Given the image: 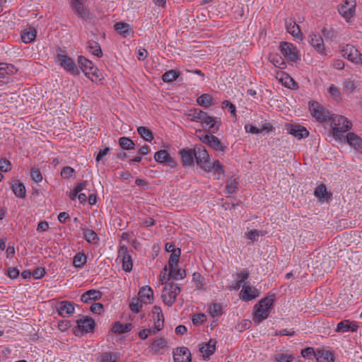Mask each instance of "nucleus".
Here are the masks:
<instances>
[{"label": "nucleus", "mask_w": 362, "mask_h": 362, "mask_svg": "<svg viewBox=\"0 0 362 362\" xmlns=\"http://www.w3.org/2000/svg\"><path fill=\"white\" fill-rule=\"evenodd\" d=\"M274 300V296H268L262 299L255 306V312L253 317L255 322L260 323L269 317Z\"/></svg>", "instance_id": "f257e3e1"}, {"label": "nucleus", "mask_w": 362, "mask_h": 362, "mask_svg": "<svg viewBox=\"0 0 362 362\" xmlns=\"http://www.w3.org/2000/svg\"><path fill=\"white\" fill-rule=\"evenodd\" d=\"M329 120L331 121L334 137L340 138L344 132L349 131L351 127L350 121L342 115H332Z\"/></svg>", "instance_id": "f03ea898"}, {"label": "nucleus", "mask_w": 362, "mask_h": 362, "mask_svg": "<svg viewBox=\"0 0 362 362\" xmlns=\"http://www.w3.org/2000/svg\"><path fill=\"white\" fill-rule=\"evenodd\" d=\"M213 134L214 133H207L204 134L201 129H197L196 131V134L201 141L209 146L215 151L224 152L227 148L226 146H225L220 139Z\"/></svg>", "instance_id": "7ed1b4c3"}, {"label": "nucleus", "mask_w": 362, "mask_h": 362, "mask_svg": "<svg viewBox=\"0 0 362 362\" xmlns=\"http://www.w3.org/2000/svg\"><path fill=\"white\" fill-rule=\"evenodd\" d=\"M78 64L81 71L92 81L100 79V73L98 69L89 59L83 56H79L78 58Z\"/></svg>", "instance_id": "20e7f679"}, {"label": "nucleus", "mask_w": 362, "mask_h": 362, "mask_svg": "<svg viewBox=\"0 0 362 362\" xmlns=\"http://www.w3.org/2000/svg\"><path fill=\"white\" fill-rule=\"evenodd\" d=\"M181 291V288L177 284L170 281L166 284L163 288L161 298L163 303L168 306H172L177 298V296Z\"/></svg>", "instance_id": "39448f33"}, {"label": "nucleus", "mask_w": 362, "mask_h": 362, "mask_svg": "<svg viewBox=\"0 0 362 362\" xmlns=\"http://www.w3.org/2000/svg\"><path fill=\"white\" fill-rule=\"evenodd\" d=\"M199 123L204 130L209 133H216L221 125V119L218 117H211L206 112L204 111Z\"/></svg>", "instance_id": "423d86ee"}, {"label": "nucleus", "mask_w": 362, "mask_h": 362, "mask_svg": "<svg viewBox=\"0 0 362 362\" xmlns=\"http://www.w3.org/2000/svg\"><path fill=\"white\" fill-rule=\"evenodd\" d=\"M309 110L311 115L319 122L329 120L332 115L329 110L315 101L309 103Z\"/></svg>", "instance_id": "0eeeda50"}, {"label": "nucleus", "mask_w": 362, "mask_h": 362, "mask_svg": "<svg viewBox=\"0 0 362 362\" xmlns=\"http://www.w3.org/2000/svg\"><path fill=\"white\" fill-rule=\"evenodd\" d=\"M341 53L349 61L362 66V54L354 45L346 44L341 49Z\"/></svg>", "instance_id": "6e6552de"}, {"label": "nucleus", "mask_w": 362, "mask_h": 362, "mask_svg": "<svg viewBox=\"0 0 362 362\" xmlns=\"http://www.w3.org/2000/svg\"><path fill=\"white\" fill-rule=\"evenodd\" d=\"M279 47L281 54L286 59L293 62H296L300 59L299 52L293 44L287 42H281Z\"/></svg>", "instance_id": "1a4fd4ad"}, {"label": "nucleus", "mask_w": 362, "mask_h": 362, "mask_svg": "<svg viewBox=\"0 0 362 362\" xmlns=\"http://www.w3.org/2000/svg\"><path fill=\"white\" fill-rule=\"evenodd\" d=\"M310 45L315 49V51L321 56L327 55L329 49L325 45L324 40L320 34L313 33L308 37Z\"/></svg>", "instance_id": "9d476101"}, {"label": "nucleus", "mask_w": 362, "mask_h": 362, "mask_svg": "<svg viewBox=\"0 0 362 362\" xmlns=\"http://www.w3.org/2000/svg\"><path fill=\"white\" fill-rule=\"evenodd\" d=\"M57 61L62 67L72 75L77 76L79 74L80 71L76 65L67 55L58 53L57 55Z\"/></svg>", "instance_id": "9b49d317"}, {"label": "nucleus", "mask_w": 362, "mask_h": 362, "mask_svg": "<svg viewBox=\"0 0 362 362\" xmlns=\"http://www.w3.org/2000/svg\"><path fill=\"white\" fill-rule=\"evenodd\" d=\"M117 259H119L122 263V267L126 272H130L132 269L133 262L132 257L129 255L128 248L126 245H123L119 246L118 250Z\"/></svg>", "instance_id": "f8f14e48"}, {"label": "nucleus", "mask_w": 362, "mask_h": 362, "mask_svg": "<svg viewBox=\"0 0 362 362\" xmlns=\"http://www.w3.org/2000/svg\"><path fill=\"white\" fill-rule=\"evenodd\" d=\"M77 327L74 329L76 335L92 332L95 328V321L91 317H86L77 320Z\"/></svg>", "instance_id": "ddd939ff"}, {"label": "nucleus", "mask_w": 362, "mask_h": 362, "mask_svg": "<svg viewBox=\"0 0 362 362\" xmlns=\"http://www.w3.org/2000/svg\"><path fill=\"white\" fill-rule=\"evenodd\" d=\"M194 158L197 165L203 170L210 163L209 155L202 146H196L194 148Z\"/></svg>", "instance_id": "4468645a"}, {"label": "nucleus", "mask_w": 362, "mask_h": 362, "mask_svg": "<svg viewBox=\"0 0 362 362\" xmlns=\"http://www.w3.org/2000/svg\"><path fill=\"white\" fill-rule=\"evenodd\" d=\"M260 294L259 291L251 286L250 283H245L240 293V298L243 301H250L257 298Z\"/></svg>", "instance_id": "2eb2a0df"}, {"label": "nucleus", "mask_w": 362, "mask_h": 362, "mask_svg": "<svg viewBox=\"0 0 362 362\" xmlns=\"http://www.w3.org/2000/svg\"><path fill=\"white\" fill-rule=\"evenodd\" d=\"M58 315L62 317H68L74 313V303L70 301H59L56 304Z\"/></svg>", "instance_id": "dca6fc26"}, {"label": "nucleus", "mask_w": 362, "mask_h": 362, "mask_svg": "<svg viewBox=\"0 0 362 362\" xmlns=\"http://www.w3.org/2000/svg\"><path fill=\"white\" fill-rule=\"evenodd\" d=\"M175 362H191V353L187 347L177 348L173 351Z\"/></svg>", "instance_id": "f3484780"}, {"label": "nucleus", "mask_w": 362, "mask_h": 362, "mask_svg": "<svg viewBox=\"0 0 362 362\" xmlns=\"http://www.w3.org/2000/svg\"><path fill=\"white\" fill-rule=\"evenodd\" d=\"M358 329V325L356 322L344 320L337 324L335 332L342 333L346 332H356Z\"/></svg>", "instance_id": "a211bd4d"}, {"label": "nucleus", "mask_w": 362, "mask_h": 362, "mask_svg": "<svg viewBox=\"0 0 362 362\" xmlns=\"http://www.w3.org/2000/svg\"><path fill=\"white\" fill-rule=\"evenodd\" d=\"M203 170L207 173H213L215 176L214 178L216 180H220L221 176L224 173L223 166L218 160L213 163L210 162Z\"/></svg>", "instance_id": "6ab92c4d"}, {"label": "nucleus", "mask_w": 362, "mask_h": 362, "mask_svg": "<svg viewBox=\"0 0 362 362\" xmlns=\"http://www.w3.org/2000/svg\"><path fill=\"white\" fill-rule=\"evenodd\" d=\"M288 133L298 139L306 138L309 135V132L304 127L300 125L291 124L287 129Z\"/></svg>", "instance_id": "aec40b11"}, {"label": "nucleus", "mask_w": 362, "mask_h": 362, "mask_svg": "<svg viewBox=\"0 0 362 362\" xmlns=\"http://www.w3.org/2000/svg\"><path fill=\"white\" fill-rule=\"evenodd\" d=\"M103 293L99 290L90 289L83 293L81 296V300L83 303H88L91 301L100 300Z\"/></svg>", "instance_id": "412c9836"}, {"label": "nucleus", "mask_w": 362, "mask_h": 362, "mask_svg": "<svg viewBox=\"0 0 362 362\" xmlns=\"http://www.w3.org/2000/svg\"><path fill=\"white\" fill-rule=\"evenodd\" d=\"M355 11V5H349L348 1H345L344 4H341L338 8L339 14L348 21L351 18L353 17Z\"/></svg>", "instance_id": "4be33fe9"}, {"label": "nucleus", "mask_w": 362, "mask_h": 362, "mask_svg": "<svg viewBox=\"0 0 362 362\" xmlns=\"http://www.w3.org/2000/svg\"><path fill=\"white\" fill-rule=\"evenodd\" d=\"M153 290L150 286H143L139 292V298L144 304L150 303L153 298Z\"/></svg>", "instance_id": "5701e85b"}, {"label": "nucleus", "mask_w": 362, "mask_h": 362, "mask_svg": "<svg viewBox=\"0 0 362 362\" xmlns=\"http://www.w3.org/2000/svg\"><path fill=\"white\" fill-rule=\"evenodd\" d=\"M182 165L185 166L192 165L194 163V150L183 148L180 151Z\"/></svg>", "instance_id": "b1692460"}, {"label": "nucleus", "mask_w": 362, "mask_h": 362, "mask_svg": "<svg viewBox=\"0 0 362 362\" xmlns=\"http://www.w3.org/2000/svg\"><path fill=\"white\" fill-rule=\"evenodd\" d=\"M315 358L317 362H334V355L327 350L317 349L316 351Z\"/></svg>", "instance_id": "393cba45"}, {"label": "nucleus", "mask_w": 362, "mask_h": 362, "mask_svg": "<svg viewBox=\"0 0 362 362\" xmlns=\"http://www.w3.org/2000/svg\"><path fill=\"white\" fill-rule=\"evenodd\" d=\"M72 6L80 17L83 19L89 18V11L84 7L83 4L80 0H72Z\"/></svg>", "instance_id": "a878e982"}, {"label": "nucleus", "mask_w": 362, "mask_h": 362, "mask_svg": "<svg viewBox=\"0 0 362 362\" xmlns=\"http://www.w3.org/2000/svg\"><path fill=\"white\" fill-rule=\"evenodd\" d=\"M11 189L13 194L18 198L23 199L26 196V190L23 183L19 180H15L11 184Z\"/></svg>", "instance_id": "bb28decb"}, {"label": "nucleus", "mask_w": 362, "mask_h": 362, "mask_svg": "<svg viewBox=\"0 0 362 362\" xmlns=\"http://www.w3.org/2000/svg\"><path fill=\"white\" fill-rule=\"evenodd\" d=\"M216 341L211 339L206 344L202 345L199 351L204 354V356L209 357L213 354L216 350Z\"/></svg>", "instance_id": "cd10ccee"}, {"label": "nucleus", "mask_w": 362, "mask_h": 362, "mask_svg": "<svg viewBox=\"0 0 362 362\" xmlns=\"http://www.w3.org/2000/svg\"><path fill=\"white\" fill-rule=\"evenodd\" d=\"M84 239L89 243L96 245L99 242L98 234L93 230L88 228L82 229Z\"/></svg>", "instance_id": "c85d7f7f"}, {"label": "nucleus", "mask_w": 362, "mask_h": 362, "mask_svg": "<svg viewBox=\"0 0 362 362\" xmlns=\"http://www.w3.org/2000/svg\"><path fill=\"white\" fill-rule=\"evenodd\" d=\"M133 328L132 323L121 324L119 322H115L112 327V331L117 334H124L129 332Z\"/></svg>", "instance_id": "c756f323"}, {"label": "nucleus", "mask_w": 362, "mask_h": 362, "mask_svg": "<svg viewBox=\"0 0 362 362\" xmlns=\"http://www.w3.org/2000/svg\"><path fill=\"white\" fill-rule=\"evenodd\" d=\"M286 27L287 31L293 37L298 39H302V33L300 30V27L298 24H296L295 22H286Z\"/></svg>", "instance_id": "7c9ffc66"}, {"label": "nucleus", "mask_w": 362, "mask_h": 362, "mask_svg": "<svg viewBox=\"0 0 362 362\" xmlns=\"http://www.w3.org/2000/svg\"><path fill=\"white\" fill-rule=\"evenodd\" d=\"M36 37V30L33 27L24 30L21 33V40L24 43H30L33 42Z\"/></svg>", "instance_id": "2f4dec72"}, {"label": "nucleus", "mask_w": 362, "mask_h": 362, "mask_svg": "<svg viewBox=\"0 0 362 362\" xmlns=\"http://www.w3.org/2000/svg\"><path fill=\"white\" fill-rule=\"evenodd\" d=\"M87 49L90 53L98 57H101L103 56L100 45L95 41H88L87 43Z\"/></svg>", "instance_id": "473e14b6"}, {"label": "nucleus", "mask_w": 362, "mask_h": 362, "mask_svg": "<svg viewBox=\"0 0 362 362\" xmlns=\"http://www.w3.org/2000/svg\"><path fill=\"white\" fill-rule=\"evenodd\" d=\"M120 358L119 352L106 351L103 353L100 357V362H117Z\"/></svg>", "instance_id": "72a5a7b5"}, {"label": "nucleus", "mask_w": 362, "mask_h": 362, "mask_svg": "<svg viewBox=\"0 0 362 362\" xmlns=\"http://www.w3.org/2000/svg\"><path fill=\"white\" fill-rule=\"evenodd\" d=\"M197 103L205 108L214 105L212 97L207 93H204L197 98Z\"/></svg>", "instance_id": "f704fd0d"}, {"label": "nucleus", "mask_w": 362, "mask_h": 362, "mask_svg": "<svg viewBox=\"0 0 362 362\" xmlns=\"http://www.w3.org/2000/svg\"><path fill=\"white\" fill-rule=\"evenodd\" d=\"M203 114L204 110L194 108L188 110L187 115L191 122H199Z\"/></svg>", "instance_id": "c9c22d12"}, {"label": "nucleus", "mask_w": 362, "mask_h": 362, "mask_svg": "<svg viewBox=\"0 0 362 362\" xmlns=\"http://www.w3.org/2000/svg\"><path fill=\"white\" fill-rule=\"evenodd\" d=\"M87 262V257L83 252L77 253L73 259L74 266L76 268H82Z\"/></svg>", "instance_id": "e433bc0d"}, {"label": "nucleus", "mask_w": 362, "mask_h": 362, "mask_svg": "<svg viewBox=\"0 0 362 362\" xmlns=\"http://www.w3.org/2000/svg\"><path fill=\"white\" fill-rule=\"evenodd\" d=\"M180 76V72L176 70H169L165 72L162 76V80L164 82H173L175 81Z\"/></svg>", "instance_id": "4c0bfd02"}, {"label": "nucleus", "mask_w": 362, "mask_h": 362, "mask_svg": "<svg viewBox=\"0 0 362 362\" xmlns=\"http://www.w3.org/2000/svg\"><path fill=\"white\" fill-rule=\"evenodd\" d=\"M347 142L355 148H358L361 144V139L354 133L349 132L346 135Z\"/></svg>", "instance_id": "58836bf2"}, {"label": "nucleus", "mask_w": 362, "mask_h": 362, "mask_svg": "<svg viewBox=\"0 0 362 362\" xmlns=\"http://www.w3.org/2000/svg\"><path fill=\"white\" fill-rule=\"evenodd\" d=\"M170 276L175 280H182L186 276V272L182 269L170 268Z\"/></svg>", "instance_id": "ea45409f"}, {"label": "nucleus", "mask_w": 362, "mask_h": 362, "mask_svg": "<svg viewBox=\"0 0 362 362\" xmlns=\"http://www.w3.org/2000/svg\"><path fill=\"white\" fill-rule=\"evenodd\" d=\"M139 134L146 141H151L153 136L151 131L146 127H139L137 128Z\"/></svg>", "instance_id": "a19ab883"}, {"label": "nucleus", "mask_w": 362, "mask_h": 362, "mask_svg": "<svg viewBox=\"0 0 362 362\" xmlns=\"http://www.w3.org/2000/svg\"><path fill=\"white\" fill-rule=\"evenodd\" d=\"M119 144L124 150L134 149L135 146L134 141L131 139L125 136L119 138Z\"/></svg>", "instance_id": "79ce46f5"}, {"label": "nucleus", "mask_w": 362, "mask_h": 362, "mask_svg": "<svg viewBox=\"0 0 362 362\" xmlns=\"http://www.w3.org/2000/svg\"><path fill=\"white\" fill-rule=\"evenodd\" d=\"M180 254L181 250L180 248H177L175 250L173 251V253H171L168 261L169 268H173L177 264Z\"/></svg>", "instance_id": "37998d69"}, {"label": "nucleus", "mask_w": 362, "mask_h": 362, "mask_svg": "<svg viewBox=\"0 0 362 362\" xmlns=\"http://www.w3.org/2000/svg\"><path fill=\"white\" fill-rule=\"evenodd\" d=\"M238 182L236 181V180L235 178L230 177L226 181V189H225L226 193H228V194L235 193L238 188Z\"/></svg>", "instance_id": "c03bdc74"}, {"label": "nucleus", "mask_w": 362, "mask_h": 362, "mask_svg": "<svg viewBox=\"0 0 362 362\" xmlns=\"http://www.w3.org/2000/svg\"><path fill=\"white\" fill-rule=\"evenodd\" d=\"M170 154L165 150H160L157 151L154 155V159L156 162L163 163L169 160Z\"/></svg>", "instance_id": "a18cd8bd"}, {"label": "nucleus", "mask_w": 362, "mask_h": 362, "mask_svg": "<svg viewBox=\"0 0 362 362\" xmlns=\"http://www.w3.org/2000/svg\"><path fill=\"white\" fill-rule=\"evenodd\" d=\"M115 29L124 36L129 34V25L126 23L119 22L115 25Z\"/></svg>", "instance_id": "49530a36"}, {"label": "nucleus", "mask_w": 362, "mask_h": 362, "mask_svg": "<svg viewBox=\"0 0 362 362\" xmlns=\"http://www.w3.org/2000/svg\"><path fill=\"white\" fill-rule=\"evenodd\" d=\"M322 33L326 40L332 41L337 37V33L335 30L332 28H323Z\"/></svg>", "instance_id": "de8ad7c7"}, {"label": "nucleus", "mask_w": 362, "mask_h": 362, "mask_svg": "<svg viewBox=\"0 0 362 362\" xmlns=\"http://www.w3.org/2000/svg\"><path fill=\"white\" fill-rule=\"evenodd\" d=\"M209 313L213 317H219L222 314V306L220 303H214L209 306Z\"/></svg>", "instance_id": "09e8293b"}, {"label": "nucleus", "mask_w": 362, "mask_h": 362, "mask_svg": "<svg viewBox=\"0 0 362 362\" xmlns=\"http://www.w3.org/2000/svg\"><path fill=\"white\" fill-rule=\"evenodd\" d=\"M143 302L138 298H132L129 304L130 309L132 312L138 313L142 308Z\"/></svg>", "instance_id": "8fccbe9b"}, {"label": "nucleus", "mask_w": 362, "mask_h": 362, "mask_svg": "<svg viewBox=\"0 0 362 362\" xmlns=\"http://www.w3.org/2000/svg\"><path fill=\"white\" fill-rule=\"evenodd\" d=\"M192 281L198 289L202 288L205 285L204 278L199 273L193 274Z\"/></svg>", "instance_id": "3c124183"}, {"label": "nucleus", "mask_w": 362, "mask_h": 362, "mask_svg": "<svg viewBox=\"0 0 362 362\" xmlns=\"http://www.w3.org/2000/svg\"><path fill=\"white\" fill-rule=\"evenodd\" d=\"M328 93L332 96V98L335 100H339L341 98L339 89L333 84H332L329 87Z\"/></svg>", "instance_id": "603ef678"}, {"label": "nucleus", "mask_w": 362, "mask_h": 362, "mask_svg": "<svg viewBox=\"0 0 362 362\" xmlns=\"http://www.w3.org/2000/svg\"><path fill=\"white\" fill-rule=\"evenodd\" d=\"M168 272V267L165 266L163 269V271L160 272L159 275V281L161 284L165 285L166 284L170 283L169 281L171 279V276H170V272L167 273Z\"/></svg>", "instance_id": "864d4df0"}, {"label": "nucleus", "mask_w": 362, "mask_h": 362, "mask_svg": "<svg viewBox=\"0 0 362 362\" xmlns=\"http://www.w3.org/2000/svg\"><path fill=\"white\" fill-rule=\"evenodd\" d=\"M167 346V342L164 339L160 338L156 339L152 343V349L155 351H158V350L165 348Z\"/></svg>", "instance_id": "5fc2aeb1"}, {"label": "nucleus", "mask_w": 362, "mask_h": 362, "mask_svg": "<svg viewBox=\"0 0 362 362\" xmlns=\"http://www.w3.org/2000/svg\"><path fill=\"white\" fill-rule=\"evenodd\" d=\"M327 193L326 186L323 184L317 186L314 191V195L320 199L324 198Z\"/></svg>", "instance_id": "6e6d98bb"}, {"label": "nucleus", "mask_w": 362, "mask_h": 362, "mask_svg": "<svg viewBox=\"0 0 362 362\" xmlns=\"http://www.w3.org/2000/svg\"><path fill=\"white\" fill-rule=\"evenodd\" d=\"M30 176L32 180L36 183L40 182L43 179L40 170L36 168H33L31 169Z\"/></svg>", "instance_id": "4d7b16f0"}, {"label": "nucleus", "mask_w": 362, "mask_h": 362, "mask_svg": "<svg viewBox=\"0 0 362 362\" xmlns=\"http://www.w3.org/2000/svg\"><path fill=\"white\" fill-rule=\"evenodd\" d=\"M281 74L282 75V77L280 80L286 87L291 88V85L296 86V82L288 74H285L283 72H281Z\"/></svg>", "instance_id": "13d9d810"}, {"label": "nucleus", "mask_w": 362, "mask_h": 362, "mask_svg": "<svg viewBox=\"0 0 362 362\" xmlns=\"http://www.w3.org/2000/svg\"><path fill=\"white\" fill-rule=\"evenodd\" d=\"M271 62L272 64L279 69H284L286 68V64L284 60L279 56H274L272 58Z\"/></svg>", "instance_id": "bf43d9fd"}, {"label": "nucleus", "mask_w": 362, "mask_h": 362, "mask_svg": "<svg viewBox=\"0 0 362 362\" xmlns=\"http://www.w3.org/2000/svg\"><path fill=\"white\" fill-rule=\"evenodd\" d=\"M275 360L278 362H292L293 356L291 354L279 353L275 355Z\"/></svg>", "instance_id": "052dcab7"}, {"label": "nucleus", "mask_w": 362, "mask_h": 362, "mask_svg": "<svg viewBox=\"0 0 362 362\" xmlns=\"http://www.w3.org/2000/svg\"><path fill=\"white\" fill-rule=\"evenodd\" d=\"M246 235L248 239H250L252 242H255L258 240V238L260 235H264V233L262 231H260V230H251L246 233Z\"/></svg>", "instance_id": "680f3d73"}, {"label": "nucleus", "mask_w": 362, "mask_h": 362, "mask_svg": "<svg viewBox=\"0 0 362 362\" xmlns=\"http://www.w3.org/2000/svg\"><path fill=\"white\" fill-rule=\"evenodd\" d=\"M222 107L223 109H228V112H230L231 115L236 116V107L235 105L229 100H223L222 102Z\"/></svg>", "instance_id": "e2e57ef3"}, {"label": "nucleus", "mask_w": 362, "mask_h": 362, "mask_svg": "<svg viewBox=\"0 0 362 362\" xmlns=\"http://www.w3.org/2000/svg\"><path fill=\"white\" fill-rule=\"evenodd\" d=\"M236 276H237V280L242 284H245V283H247L245 281L246 279H247L250 276V272L246 270V269H244L243 271H241L239 273H237L236 274Z\"/></svg>", "instance_id": "0e129e2a"}, {"label": "nucleus", "mask_w": 362, "mask_h": 362, "mask_svg": "<svg viewBox=\"0 0 362 362\" xmlns=\"http://www.w3.org/2000/svg\"><path fill=\"white\" fill-rule=\"evenodd\" d=\"M74 169L69 166L64 167L61 171V175L64 179H69L72 177Z\"/></svg>", "instance_id": "69168bd1"}, {"label": "nucleus", "mask_w": 362, "mask_h": 362, "mask_svg": "<svg viewBox=\"0 0 362 362\" xmlns=\"http://www.w3.org/2000/svg\"><path fill=\"white\" fill-rule=\"evenodd\" d=\"M356 86L353 81L349 78H346L343 82V88L345 91H353L355 90Z\"/></svg>", "instance_id": "338daca9"}, {"label": "nucleus", "mask_w": 362, "mask_h": 362, "mask_svg": "<svg viewBox=\"0 0 362 362\" xmlns=\"http://www.w3.org/2000/svg\"><path fill=\"white\" fill-rule=\"evenodd\" d=\"M11 169V163L6 158H0V170L2 172H8Z\"/></svg>", "instance_id": "774afa93"}]
</instances>
